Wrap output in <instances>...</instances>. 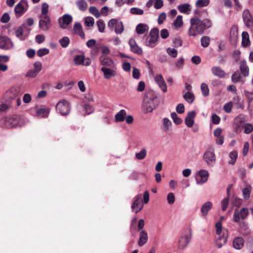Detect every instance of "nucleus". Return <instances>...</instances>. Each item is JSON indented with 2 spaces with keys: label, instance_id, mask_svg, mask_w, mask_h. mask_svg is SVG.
I'll list each match as a JSON object with an SVG mask.
<instances>
[{
  "label": "nucleus",
  "instance_id": "1",
  "mask_svg": "<svg viewBox=\"0 0 253 253\" xmlns=\"http://www.w3.org/2000/svg\"><path fill=\"white\" fill-rule=\"evenodd\" d=\"M190 24L191 26L188 30V35L194 37L202 34L206 29L210 28L211 25L210 20L206 19L201 20L197 17L191 18Z\"/></svg>",
  "mask_w": 253,
  "mask_h": 253
},
{
  "label": "nucleus",
  "instance_id": "2",
  "mask_svg": "<svg viewBox=\"0 0 253 253\" xmlns=\"http://www.w3.org/2000/svg\"><path fill=\"white\" fill-rule=\"evenodd\" d=\"M143 108L145 113L151 112L159 105L160 100L152 90L147 91L144 97Z\"/></svg>",
  "mask_w": 253,
  "mask_h": 253
},
{
  "label": "nucleus",
  "instance_id": "3",
  "mask_svg": "<svg viewBox=\"0 0 253 253\" xmlns=\"http://www.w3.org/2000/svg\"><path fill=\"white\" fill-rule=\"evenodd\" d=\"M22 120L21 116L13 115L10 117L2 118L0 121V124L7 128H13L18 126V121Z\"/></svg>",
  "mask_w": 253,
  "mask_h": 253
},
{
  "label": "nucleus",
  "instance_id": "4",
  "mask_svg": "<svg viewBox=\"0 0 253 253\" xmlns=\"http://www.w3.org/2000/svg\"><path fill=\"white\" fill-rule=\"evenodd\" d=\"M203 159L207 163L209 167H212L216 161L214 150L212 148L207 149L204 154Z\"/></svg>",
  "mask_w": 253,
  "mask_h": 253
},
{
  "label": "nucleus",
  "instance_id": "5",
  "mask_svg": "<svg viewBox=\"0 0 253 253\" xmlns=\"http://www.w3.org/2000/svg\"><path fill=\"white\" fill-rule=\"evenodd\" d=\"M51 22L48 16L41 15L39 28L44 31H48L51 27Z\"/></svg>",
  "mask_w": 253,
  "mask_h": 253
},
{
  "label": "nucleus",
  "instance_id": "6",
  "mask_svg": "<svg viewBox=\"0 0 253 253\" xmlns=\"http://www.w3.org/2000/svg\"><path fill=\"white\" fill-rule=\"evenodd\" d=\"M56 110L64 116L68 114L70 111L69 103L65 100L59 101L56 105Z\"/></svg>",
  "mask_w": 253,
  "mask_h": 253
},
{
  "label": "nucleus",
  "instance_id": "7",
  "mask_svg": "<svg viewBox=\"0 0 253 253\" xmlns=\"http://www.w3.org/2000/svg\"><path fill=\"white\" fill-rule=\"evenodd\" d=\"M13 46L11 39L6 36H0V48L8 50Z\"/></svg>",
  "mask_w": 253,
  "mask_h": 253
},
{
  "label": "nucleus",
  "instance_id": "8",
  "mask_svg": "<svg viewBox=\"0 0 253 253\" xmlns=\"http://www.w3.org/2000/svg\"><path fill=\"white\" fill-rule=\"evenodd\" d=\"M20 91V88L19 86H13L11 87L5 93L6 100L10 101L15 99L19 94Z\"/></svg>",
  "mask_w": 253,
  "mask_h": 253
},
{
  "label": "nucleus",
  "instance_id": "9",
  "mask_svg": "<svg viewBox=\"0 0 253 253\" xmlns=\"http://www.w3.org/2000/svg\"><path fill=\"white\" fill-rule=\"evenodd\" d=\"M249 211L247 208H242L240 211L235 210L233 215L234 220L235 222H238L240 220L244 219L248 215Z\"/></svg>",
  "mask_w": 253,
  "mask_h": 253
},
{
  "label": "nucleus",
  "instance_id": "10",
  "mask_svg": "<svg viewBox=\"0 0 253 253\" xmlns=\"http://www.w3.org/2000/svg\"><path fill=\"white\" fill-rule=\"evenodd\" d=\"M238 28L237 26L233 25L232 26L230 32L229 40L230 42L233 45L236 44L238 41Z\"/></svg>",
  "mask_w": 253,
  "mask_h": 253
},
{
  "label": "nucleus",
  "instance_id": "11",
  "mask_svg": "<svg viewBox=\"0 0 253 253\" xmlns=\"http://www.w3.org/2000/svg\"><path fill=\"white\" fill-rule=\"evenodd\" d=\"M72 20V17L70 15L68 14L64 15L62 18L58 20L60 27L62 29L66 28L67 26L71 23Z\"/></svg>",
  "mask_w": 253,
  "mask_h": 253
},
{
  "label": "nucleus",
  "instance_id": "12",
  "mask_svg": "<svg viewBox=\"0 0 253 253\" xmlns=\"http://www.w3.org/2000/svg\"><path fill=\"white\" fill-rule=\"evenodd\" d=\"M243 19L247 27L250 28L253 26V19L249 10L244 11Z\"/></svg>",
  "mask_w": 253,
  "mask_h": 253
},
{
  "label": "nucleus",
  "instance_id": "13",
  "mask_svg": "<svg viewBox=\"0 0 253 253\" xmlns=\"http://www.w3.org/2000/svg\"><path fill=\"white\" fill-rule=\"evenodd\" d=\"M128 43L130 47V50L132 52L138 55H141L142 54L143 51L142 48L138 46L133 39H130L129 40Z\"/></svg>",
  "mask_w": 253,
  "mask_h": 253
},
{
  "label": "nucleus",
  "instance_id": "14",
  "mask_svg": "<svg viewBox=\"0 0 253 253\" xmlns=\"http://www.w3.org/2000/svg\"><path fill=\"white\" fill-rule=\"evenodd\" d=\"M191 237V233L189 235H185L184 237L181 236L179 240L178 248L180 250L184 249L189 244Z\"/></svg>",
  "mask_w": 253,
  "mask_h": 253
},
{
  "label": "nucleus",
  "instance_id": "15",
  "mask_svg": "<svg viewBox=\"0 0 253 253\" xmlns=\"http://www.w3.org/2000/svg\"><path fill=\"white\" fill-rule=\"evenodd\" d=\"M22 3H24L28 6V2L26 0H21L19 3L16 5L14 11L16 14H18V16H21L26 10L24 5Z\"/></svg>",
  "mask_w": 253,
  "mask_h": 253
},
{
  "label": "nucleus",
  "instance_id": "16",
  "mask_svg": "<svg viewBox=\"0 0 253 253\" xmlns=\"http://www.w3.org/2000/svg\"><path fill=\"white\" fill-rule=\"evenodd\" d=\"M155 81L158 84L159 86L162 89L164 92H166L167 90V86L166 83L162 77V75L160 74L155 77Z\"/></svg>",
  "mask_w": 253,
  "mask_h": 253
},
{
  "label": "nucleus",
  "instance_id": "17",
  "mask_svg": "<svg viewBox=\"0 0 253 253\" xmlns=\"http://www.w3.org/2000/svg\"><path fill=\"white\" fill-rule=\"evenodd\" d=\"M141 200V196L139 195L135 198V200L131 206V208L135 213L138 212L140 211L143 207V204H140Z\"/></svg>",
  "mask_w": 253,
  "mask_h": 253
},
{
  "label": "nucleus",
  "instance_id": "18",
  "mask_svg": "<svg viewBox=\"0 0 253 253\" xmlns=\"http://www.w3.org/2000/svg\"><path fill=\"white\" fill-rule=\"evenodd\" d=\"M101 71L103 73L104 78L107 80L110 79L112 77H114L116 74L114 70L106 67H102Z\"/></svg>",
  "mask_w": 253,
  "mask_h": 253
},
{
  "label": "nucleus",
  "instance_id": "19",
  "mask_svg": "<svg viewBox=\"0 0 253 253\" xmlns=\"http://www.w3.org/2000/svg\"><path fill=\"white\" fill-rule=\"evenodd\" d=\"M195 116L196 112L194 111L188 113L187 117L185 119V124L188 127H191L193 126L194 123V119Z\"/></svg>",
  "mask_w": 253,
  "mask_h": 253
},
{
  "label": "nucleus",
  "instance_id": "20",
  "mask_svg": "<svg viewBox=\"0 0 253 253\" xmlns=\"http://www.w3.org/2000/svg\"><path fill=\"white\" fill-rule=\"evenodd\" d=\"M99 60L100 64L103 65V67L114 68L115 66L114 61L109 57H100Z\"/></svg>",
  "mask_w": 253,
  "mask_h": 253
},
{
  "label": "nucleus",
  "instance_id": "21",
  "mask_svg": "<svg viewBox=\"0 0 253 253\" xmlns=\"http://www.w3.org/2000/svg\"><path fill=\"white\" fill-rule=\"evenodd\" d=\"M148 237L147 232L145 230H141L139 233V238L138 241L139 246H143L148 241Z\"/></svg>",
  "mask_w": 253,
  "mask_h": 253
},
{
  "label": "nucleus",
  "instance_id": "22",
  "mask_svg": "<svg viewBox=\"0 0 253 253\" xmlns=\"http://www.w3.org/2000/svg\"><path fill=\"white\" fill-rule=\"evenodd\" d=\"M244 244V240L241 237H237L233 239V247L237 250L241 249Z\"/></svg>",
  "mask_w": 253,
  "mask_h": 253
},
{
  "label": "nucleus",
  "instance_id": "23",
  "mask_svg": "<svg viewBox=\"0 0 253 253\" xmlns=\"http://www.w3.org/2000/svg\"><path fill=\"white\" fill-rule=\"evenodd\" d=\"M212 204L211 202H206L201 207V212L203 216H206L210 210L212 208Z\"/></svg>",
  "mask_w": 253,
  "mask_h": 253
},
{
  "label": "nucleus",
  "instance_id": "24",
  "mask_svg": "<svg viewBox=\"0 0 253 253\" xmlns=\"http://www.w3.org/2000/svg\"><path fill=\"white\" fill-rule=\"evenodd\" d=\"M211 72L214 76L220 78H223L225 76V72L219 67H213L211 68Z\"/></svg>",
  "mask_w": 253,
  "mask_h": 253
},
{
  "label": "nucleus",
  "instance_id": "25",
  "mask_svg": "<svg viewBox=\"0 0 253 253\" xmlns=\"http://www.w3.org/2000/svg\"><path fill=\"white\" fill-rule=\"evenodd\" d=\"M73 30L75 34L79 35L82 38H84L85 35L83 31L82 26L80 23H76L73 27Z\"/></svg>",
  "mask_w": 253,
  "mask_h": 253
},
{
  "label": "nucleus",
  "instance_id": "26",
  "mask_svg": "<svg viewBox=\"0 0 253 253\" xmlns=\"http://www.w3.org/2000/svg\"><path fill=\"white\" fill-rule=\"evenodd\" d=\"M227 241V236H221L216 240L215 245L217 248L220 249L222 246H224Z\"/></svg>",
  "mask_w": 253,
  "mask_h": 253
},
{
  "label": "nucleus",
  "instance_id": "27",
  "mask_svg": "<svg viewBox=\"0 0 253 253\" xmlns=\"http://www.w3.org/2000/svg\"><path fill=\"white\" fill-rule=\"evenodd\" d=\"M240 69L242 74L244 77H247L249 75V69L246 64L245 60L241 61L240 62Z\"/></svg>",
  "mask_w": 253,
  "mask_h": 253
},
{
  "label": "nucleus",
  "instance_id": "28",
  "mask_svg": "<svg viewBox=\"0 0 253 253\" xmlns=\"http://www.w3.org/2000/svg\"><path fill=\"white\" fill-rule=\"evenodd\" d=\"M149 30L148 26L144 24L140 23L136 27V31L138 34H143Z\"/></svg>",
  "mask_w": 253,
  "mask_h": 253
},
{
  "label": "nucleus",
  "instance_id": "29",
  "mask_svg": "<svg viewBox=\"0 0 253 253\" xmlns=\"http://www.w3.org/2000/svg\"><path fill=\"white\" fill-rule=\"evenodd\" d=\"M126 113L125 110H120L115 115V121L117 122H123L125 120V116H126Z\"/></svg>",
  "mask_w": 253,
  "mask_h": 253
},
{
  "label": "nucleus",
  "instance_id": "30",
  "mask_svg": "<svg viewBox=\"0 0 253 253\" xmlns=\"http://www.w3.org/2000/svg\"><path fill=\"white\" fill-rule=\"evenodd\" d=\"M242 44L243 47H247L249 45L250 41L249 39V36L247 32H243L242 34Z\"/></svg>",
  "mask_w": 253,
  "mask_h": 253
},
{
  "label": "nucleus",
  "instance_id": "31",
  "mask_svg": "<svg viewBox=\"0 0 253 253\" xmlns=\"http://www.w3.org/2000/svg\"><path fill=\"white\" fill-rule=\"evenodd\" d=\"M179 11L181 13H187L191 11L190 5L188 3H184L177 6Z\"/></svg>",
  "mask_w": 253,
  "mask_h": 253
},
{
  "label": "nucleus",
  "instance_id": "32",
  "mask_svg": "<svg viewBox=\"0 0 253 253\" xmlns=\"http://www.w3.org/2000/svg\"><path fill=\"white\" fill-rule=\"evenodd\" d=\"M198 173L201 177V183H205L208 180L209 177V173L208 171L201 169L199 171Z\"/></svg>",
  "mask_w": 253,
  "mask_h": 253
},
{
  "label": "nucleus",
  "instance_id": "33",
  "mask_svg": "<svg viewBox=\"0 0 253 253\" xmlns=\"http://www.w3.org/2000/svg\"><path fill=\"white\" fill-rule=\"evenodd\" d=\"M159 30L157 28H154L151 30L149 34V36L151 39H154L157 42L159 38Z\"/></svg>",
  "mask_w": 253,
  "mask_h": 253
},
{
  "label": "nucleus",
  "instance_id": "34",
  "mask_svg": "<svg viewBox=\"0 0 253 253\" xmlns=\"http://www.w3.org/2000/svg\"><path fill=\"white\" fill-rule=\"evenodd\" d=\"M76 4L79 9L82 11H84L87 7V4L84 0H80L76 2Z\"/></svg>",
  "mask_w": 253,
  "mask_h": 253
},
{
  "label": "nucleus",
  "instance_id": "35",
  "mask_svg": "<svg viewBox=\"0 0 253 253\" xmlns=\"http://www.w3.org/2000/svg\"><path fill=\"white\" fill-rule=\"evenodd\" d=\"M238 157L237 152L236 151H232L229 154V157L230 158V160L228 162V163L231 165H234L237 160Z\"/></svg>",
  "mask_w": 253,
  "mask_h": 253
},
{
  "label": "nucleus",
  "instance_id": "36",
  "mask_svg": "<svg viewBox=\"0 0 253 253\" xmlns=\"http://www.w3.org/2000/svg\"><path fill=\"white\" fill-rule=\"evenodd\" d=\"M251 191V186L250 185L247 186L243 190V194L244 198L246 200L248 199L250 196Z\"/></svg>",
  "mask_w": 253,
  "mask_h": 253
},
{
  "label": "nucleus",
  "instance_id": "37",
  "mask_svg": "<svg viewBox=\"0 0 253 253\" xmlns=\"http://www.w3.org/2000/svg\"><path fill=\"white\" fill-rule=\"evenodd\" d=\"M184 99L189 103H192L195 99L194 95L190 92H186L183 96Z\"/></svg>",
  "mask_w": 253,
  "mask_h": 253
},
{
  "label": "nucleus",
  "instance_id": "38",
  "mask_svg": "<svg viewBox=\"0 0 253 253\" xmlns=\"http://www.w3.org/2000/svg\"><path fill=\"white\" fill-rule=\"evenodd\" d=\"M36 113L37 116L44 117L47 115L48 111V109L46 108H41L37 110Z\"/></svg>",
  "mask_w": 253,
  "mask_h": 253
},
{
  "label": "nucleus",
  "instance_id": "39",
  "mask_svg": "<svg viewBox=\"0 0 253 253\" xmlns=\"http://www.w3.org/2000/svg\"><path fill=\"white\" fill-rule=\"evenodd\" d=\"M147 152L145 149H142L139 153L135 154V157L138 160H143L146 156Z\"/></svg>",
  "mask_w": 253,
  "mask_h": 253
},
{
  "label": "nucleus",
  "instance_id": "40",
  "mask_svg": "<svg viewBox=\"0 0 253 253\" xmlns=\"http://www.w3.org/2000/svg\"><path fill=\"white\" fill-rule=\"evenodd\" d=\"M182 16L178 15L173 22L174 26L176 28L181 27L183 25Z\"/></svg>",
  "mask_w": 253,
  "mask_h": 253
},
{
  "label": "nucleus",
  "instance_id": "41",
  "mask_svg": "<svg viewBox=\"0 0 253 253\" xmlns=\"http://www.w3.org/2000/svg\"><path fill=\"white\" fill-rule=\"evenodd\" d=\"M89 12L95 17L99 18L101 16L100 12L95 6H90L89 8Z\"/></svg>",
  "mask_w": 253,
  "mask_h": 253
},
{
  "label": "nucleus",
  "instance_id": "42",
  "mask_svg": "<svg viewBox=\"0 0 253 253\" xmlns=\"http://www.w3.org/2000/svg\"><path fill=\"white\" fill-rule=\"evenodd\" d=\"M171 117L174 123L176 125H179L182 122V119L177 116V115L175 112H172L171 113Z\"/></svg>",
  "mask_w": 253,
  "mask_h": 253
},
{
  "label": "nucleus",
  "instance_id": "43",
  "mask_svg": "<svg viewBox=\"0 0 253 253\" xmlns=\"http://www.w3.org/2000/svg\"><path fill=\"white\" fill-rule=\"evenodd\" d=\"M96 25L98 28V30L101 33H103L104 32V29L105 27V24L102 19H99L96 22Z\"/></svg>",
  "mask_w": 253,
  "mask_h": 253
},
{
  "label": "nucleus",
  "instance_id": "44",
  "mask_svg": "<svg viewBox=\"0 0 253 253\" xmlns=\"http://www.w3.org/2000/svg\"><path fill=\"white\" fill-rule=\"evenodd\" d=\"M210 3L209 0H198L196 3L197 7H202L209 5Z\"/></svg>",
  "mask_w": 253,
  "mask_h": 253
},
{
  "label": "nucleus",
  "instance_id": "45",
  "mask_svg": "<svg viewBox=\"0 0 253 253\" xmlns=\"http://www.w3.org/2000/svg\"><path fill=\"white\" fill-rule=\"evenodd\" d=\"M210 37L208 36L203 37L201 39V45L204 47H207L210 44Z\"/></svg>",
  "mask_w": 253,
  "mask_h": 253
},
{
  "label": "nucleus",
  "instance_id": "46",
  "mask_svg": "<svg viewBox=\"0 0 253 253\" xmlns=\"http://www.w3.org/2000/svg\"><path fill=\"white\" fill-rule=\"evenodd\" d=\"M201 89L202 94L205 96H207L209 94V89L208 85L205 83H202L201 85Z\"/></svg>",
  "mask_w": 253,
  "mask_h": 253
},
{
  "label": "nucleus",
  "instance_id": "47",
  "mask_svg": "<svg viewBox=\"0 0 253 253\" xmlns=\"http://www.w3.org/2000/svg\"><path fill=\"white\" fill-rule=\"evenodd\" d=\"M70 42L69 38L67 37H64L59 40V42L63 47H66Z\"/></svg>",
  "mask_w": 253,
  "mask_h": 253
},
{
  "label": "nucleus",
  "instance_id": "48",
  "mask_svg": "<svg viewBox=\"0 0 253 253\" xmlns=\"http://www.w3.org/2000/svg\"><path fill=\"white\" fill-rule=\"evenodd\" d=\"M124 31V26L122 22H118L115 26V31L117 34H121Z\"/></svg>",
  "mask_w": 253,
  "mask_h": 253
},
{
  "label": "nucleus",
  "instance_id": "49",
  "mask_svg": "<svg viewBox=\"0 0 253 253\" xmlns=\"http://www.w3.org/2000/svg\"><path fill=\"white\" fill-rule=\"evenodd\" d=\"M84 58V55H78L74 58V61L76 64L82 65Z\"/></svg>",
  "mask_w": 253,
  "mask_h": 253
},
{
  "label": "nucleus",
  "instance_id": "50",
  "mask_svg": "<svg viewBox=\"0 0 253 253\" xmlns=\"http://www.w3.org/2000/svg\"><path fill=\"white\" fill-rule=\"evenodd\" d=\"M94 24V19L92 17H87L85 19L84 24L87 27H92Z\"/></svg>",
  "mask_w": 253,
  "mask_h": 253
},
{
  "label": "nucleus",
  "instance_id": "51",
  "mask_svg": "<svg viewBox=\"0 0 253 253\" xmlns=\"http://www.w3.org/2000/svg\"><path fill=\"white\" fill-rule=\"evenodd\" d=\"M229 202V198L228 197H226L221 202L222 210L223 211H226L227 208H228Z\"/></svg>",
  "mask_w": 253,
  "mask_h": 253
},
{
  "label": "nucleus",
  "instance_id": "52",
  "mask_svg": "<svg viewBox=\"0 0 253 253\" xmlns=\"http://www.w3.org/2000/svg\"><path fill=\"white\" fill-rule=\"evenodd\" d=\"M244 133L246 134H249L252 132L253 130V126L250 123L246 124L244 127Z\"/></svg>",
  "mask_w": 253,
  "mask_h": 253
},
{
  "label": "nucleus",
  "instance_id": "53",
  "mask_svg": "<svg viewBox=\"0 0 253 253\" xmlns=\"http://www.w3.org/2000/svg\"><path fill=\"white\" fill-rule=\"evenodd\" d=\"M49 50L48 49L46 48H41L37 51V55L39 57H42L45 55L48 54Z\"/></svg>",
  "mask_w": 253,
  "mask_h": 253
},
{
  "label": "nucleus",
  "instance_id": "54",
  "mask_svg": "<svg viewBox=\"0 0 253 253\" xmlns=\"http://www.w3.org/2000/svg\"><path fill=\"white\" fill-rule=\"evenodd\" d=\"M130 12L133 14L142 15L143 14V10L138 8L132 7L130 9Z\"/></svg>",
  "mask_w": 253,
  "mask_h": 253
},
{
  "label": "nucleus",
  "instance_id": "55",
  "mask_svg": "<svg viewBox=\"0 0 253 253\" xmlns=\"http://www.w3.org/2000/svg\"><path fill=\"white\" fill-rule=\"evenodd\" d=\"M147 39L148 40L146 42V45L151 47H154L156 45L157 42L154 39H151L150 36L149 37H148Z\"/></svg>",
  "mask_w": 253,
  "mask_h": 253
},
{
  "label": "nucleus",
  "instance_id": "56",
  "mask_svg": "<svg viewBox=\"0 0 253 253\" xmlns=\"http://www.w3.org/2000/svg\"><path fill=\"white\" fill-rule=\"evenodd\" d=\"M84 109L86 112V115H89L92 113L94 111V108L88 104H85L84 106Z\"/></svg>",
  "mask_w": 253,
  "mask_h": 253
},
{
  "label": "nucleus",
  "instance_id": "57",
  "mask_svg": "<svg viewBox=\"0 0 253 253\" xmlns=\"http://www.w3.org/2000/svg\"><path fill=\"white\" fill-rule=\"evenodd\" d=\"M48 11V5L46 3H42V15H41L48 16L47 15Z\"/></svg>",
  "mask_w": 253,
  "mask_h": 253
},
{
  "label": "nucleus",
  "instance_id": "58",
  "mask_svg": "<svg viewBox=\"0 0 253 253\" xmlns=\"http://www.w3.org/2000/svg\"><path fill=\"white\" fill-rule=\"evenodd\" d=\"M168 53L171 57L175 58L177 56V51L174 48L169 47L167 49Z\"/></svg>",
  "mask_w": 253,
  "mask_h": 253
},
{
  "label": "nucleus",
  "instance_id": "59",
  "mask_svg": "<svg viewBox=\"0 0 253 253\" xmlns=\"http://www.w3.org/2000/svg\"><path fill=\"white\" fill-rule=\"evenodd\" d=\"M241 76L239 72H235L232 76V81L234 83H237L240 81Z\"/></svg>",
  "mask_w": 253,
  "mask_h": 253
},
{
  "label": "nucleus",
  "instance_id": "60",
  "mask_svg": "<svg viewBox=\"0 0 253 253\" xmlns=\"http://www.w3.org/2000/svg\"><path fill=\"white\" fill-rule=\"evenodd\" d=\"M233 107V103L232 102H229L224 105L223 109L225 112L230 113Z\"/></svg>",
  "mask_w": 253,
  "mask_h": 253
},
{
  "label": "nucleus",
  "instance_id": "61",
  "mask_svg": "<svg viewBox=\"0 0 253 253\" xmlns=\"http://www.w3.org/2000/svg\"><path fill=\"white\" fill-rule=\"evenodd\" d=\"M16 36L17 38L20 39L21 40H23L24 39L22 37L23 35V30L22 29V27L20 26L18 28V29L16 31Z\"/></svg>",
  "mask_w": 253,
  "mask_h": 253
},
{
  "label": "nucleus",
  "instance_id": "62",
  "mask_svg": "<svg viewBox=\"0 0 253 253\" xmlns=\"http://www.w3.org/2000/svg\"><path fill=\"white\" fill-rule=\"evenodd\" d=\"M38 74V73H37L36 71L33 69H31L28 71L26 75V77L28 78H35L37 76Z\"/></svg>",
  "mask_w": 253,
  "mask_h": 253
},
{
  "label": "nucleus",
  "instance_id": "63",
  "mask_svg": "<svg viewBox=\"0 0 253 253\" xmlns=\"http://www.w3.org/2000/svg\"><path fill=\"white\" fill-rule=\"evenodd\" d=\"M10 20V16L7 13H4L0 18V21L3 23H7Z\"/></svg>",
  "mask_w": 253,
  "mask_h": 253
},
{
  "label": "nucleus",
  "instance_id": "64",
  "mask_svg": "<svg viewBox=\"0 0 253 253\" xmlns=\"http://www.w3.org/2000/svg\"><path fill=\"white\" fill-rule=\"evenodd\" d=\"M167 200L169 204H172L175 201V196L173 193H169L167 196Z\"/></svg>",
  "mask_w": 253,
  "mask_h": 253
}]
</instances>
